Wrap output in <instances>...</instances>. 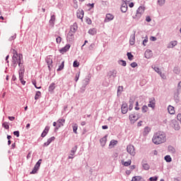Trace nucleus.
I'll use <instances>...</instances> for the list:
<instances>
[{
  "label": "nucleus",
  "instance_id": "4be33fe9",
  "mask_svg": "<svg viewBox=\"0 0 181 181\" xmlns=\"http://www.w3.org/2000/svg\"><path fill=\"white\" fill-rule=\"evenodd\" d=\"M100 142L101 146L103 147L105 146V144H107V135H105L102 139H100Z\"/></svg>",
  "mask_w": 181,
  "mask_h": 181
},
{
  "label": "nucleus",
  "instance_id": "f8f14e48",
  "mask_svg": "<svg viewBox=\"0 0 181 181\" xmlns=\"http://www.w3.org/2000/svg\"><path fill=\"white\" fill-rule=\"evenodd\" d=\"M71 47V45H70V44H67L66 46H64L59 50L60 53H62V54H64V53L70 50Z\"/></svg>",
  "mask_w": 181,
  "mask_h": 181
},
{
  "label": "nucleus",
  "instance_id": "39448f33",
  "mask_svg": "<svg viewBox=\"0 0 181 181\" xmlns=\"http://www.w3.org/2000/svg\"><path fill=\"white\" fill-rule=\"evenodd\" d=\"M18 74H19V80L21 83L23 84V86H25V84H26V81L23 80V74H25V69H19Z\"/></svg>",
  "mask_w": 181,
  "mask_h": 181
},
{
  "label": "nucleus",
  "instance_id": "ddd939ff",
  "mask_svg": "<svg viewBox=\"0 0 181 181\" xmlns=\"http://www.w3.org/2000/svg\"><path fill=\"white\" fill-rule=\"evenodd\" d=\"M113 19H114V15L111 13H107L106 14V17L105 18L104 22L107 23L108 22H111V21H112Z\"/></svg>",
  "mask_w": 181,
  "mask_h": 181
},
{
  "label": "nucleus",
  "instance_id": "79ce46f5",
  "mask_svg": "<svg viewBox=\"0 0 181 181\" xmlns=\"http://www.w3.org/2000/svg\"><path fill=\"white\" fill-rule=\"evenodd\" d=\"M63 69H64V62H63L62 64L59 65V68L57 69V71H62Z\"/></svg>",
  "mask_w": 181,
  "mask_h": 181
},
{
  "label": "nucleus",
  "instance_id": "4d7b16f0",
  "mask_svg": "<svg viewBox=\"0 0 181 181\" xmlns=\"http://www.w3.org/2000/svg\"><path fill=\"white\" fill-rule=\"evenodd\" d=\"M134 102H135V98H130L129 103L134 105Z\"/></svg>",
  "mask_w": 181,
  "mask_h": 181
},
{
  "label": "nucleus",
  "instance_id": "e433bc0d",
  "mask_svg": "<svg viewBox=\"0 0 181 181\" xmlns=\"http://www.w3.org/2000/svg\"><path fill=\"white\" fill-rule=\"evenodd\" d=\"M11 53L13 54V57H16L19 56V54H18V51L17 50H16L14 49H12L11 50Z\"/></svg>",
  "mask_w": 181,
  "mask_h": 181
},
{
  "label": "nucleus",
  "instance_id": "4468645a",
  "mask_svg": "<svg viewBox=\"0 0 181 181\" xmlns=\"http://www.w3.org/2000/svg\"><path fill=\"white\" fill-rule=\"evenodd\" d=\"M78 28V27L77 26V23H74L72 25H71L69 32L71 33H76Z\"/></svg>",
  "mask_w": 181,
  "mask_h": 181
},
{
  "label": "nucleus",
  "instance_id": "f704fd0d",
  "mask_svg": "<svg viewBox=\"0 0 181 181\" xmlns=\"http://www.w3.org/2000/svg\"><path fill=\"white\" fill-rule=\"evenodd\" d=\"M131 181H142V177L141 176H134L132 177Z\"/></svg>",
  "mask_w": 181,
  "mask_h": 181
},
{
  "label": "nucleus",
  "instance_id": "2f4dec72",
  "mask_svg": "<svg viewBox=\"0 0 181 181\" xmlns=\"http://www.w3.org/2000/svg\"><path fill=\"white\" fill-rule=\"evenodd\" d=\"M72 128H73V132L74 134H77V129H78V125L77 124V123H74L72 125Z\"/></svg>",
  "mask_w": 181,
  "mask_h": 181
},
{
  "label": "nucleus",
  "instance_id": "dca6fc26",
  "mask_svg": "<svg viewBox=\"0 0 181 181\" xmlns=\"http://www.w3.org/2000/svg\"><path fill=\"white\" fill-rule=\"evenodd\" d=\"M66 40L68 42H73V40H74V33H71L69 31L67 34Z\"/></svg>",
  "mask_w": 181,
  "mask_h": 181
},
{
  "label": "nucleus",
  "instance_id": "c03bdc74",
  "mask_svg": "<svg viewBox=\"0 0 181 181\" xmlns=\"http://www.w3.org/2000/svg\"><path fill=\"white\" fill-rule=\"evenodd\" d=\"M142 112L145 113L148 112V106L144 105L141 108Z\"/></svg>",
  "mask_w": 181,
  "mask_h": 181
},
{
  "label": "nucleus",
  "instance_id": "cd10ccee",
  "mask_svg": "<svg viewBox=\"0 0 181 181\" xmlns=\"http://www.w3.org/2000/svg\"><path fill=\"white\" fill-rule=\"evenodd\" d=\"M49 22L50 25H52V26L54 25V22H56V16H54V14L51 15V18Z\"/></svg>",
  "mask_w": 181,
  "mask_h": 181
},
{
  "label": "nucleus",
  "instance_id": "052dcab7",
  "mask_svg": "<svg viewBox=\"0 0 181 181\" xmlns=\"http://www.w3.org/2000/svg\"><path fill=\"white\" fill-rule=\"evenodd\" d=\"M86 91V86L83 85L81 88V93H84Z\"/></svg>",
  "mask_w": 181,
  "mask_h": 181
},
{
  "label": "nucleus",
  "instance_id": "a878e982",
  "mask_svg": "<svg viewBox=\"0 0 181 181\" xmlns=\"http://www.w3.org/2000/svg\"><path fill=\"white\" fill-rule=\"evenodd\" d=\"M149 132H151V129L149 128V127H146L143 132L144 136H146L149 134Z\"/></svg>",
  "mask_w": 181,
  "mask_h": 181
},
{
  "label": "nucleus",
  "instance_id": "37998d69",
  "mask_svg": "<svg viewBox=\"0 0 181 181\" xmlns=\"http://www.w3.org/2000/svg\"><path fill=\"white\" fill-rule=\"evenodd\" d=\"M2 127L5 128V129H9V124L6 122L3 123Z\"/></svg>",
  "mask_w": 181,
  "mask_h": 181
},
{
  "label": "nucleus",
  "instance_id": "09e8293b",
  "mask_svg": "<svg viewBox=\"0 0 181 181\" xmlns=\"http://www.w3.org/2000/svg\"><path fill=\"white\" fill-rule=\"evenodd\" d=\"M78 78H80V72L76 74L75 76V81L77 83L78 81Z\"/></svg>",
  "mask_w": 181,
  "mask_h": 181
},
{
  "label": "nucleus",
  "instance_id": "aec40b11",
  "mask_svg": "<svg viewBox=\"0 0 181 181\" xmlns=\"http://www.w3.org/2000/svg\"><path fill=\"white\" fill-rule=\"evenodd\" d=\"M46 63L47 64L48 68L50 69V67H52V64H53V59H52L50 56L47 57Z\"/></svg>",
  "mask_w": 181,
  "mask_h": 181
},
{
  "label": "nucleus",
  "instance_id": "4c0bfd02",
  "mask_svg": "<svg viewBox=\"0 0 181 181\" xmlns=\"http://www.w3.org/2000/svg\"><path fill=\"white\" fill-rule=\"evenodd\" d=\"M40 95H42V93H40V91H37L35 95V100H39V98H40Z\"/></svg>",
  "mask_w": 181,
  "mask_h": 181
},
{
  "label": "nucleus",
  "instance_id": "f3484780",
  "mask_svg": "<svg viewBox=\"0 0 181 181\" xmlns=\"http://www.w3.org/2000/svg\"><path fill=\"white\" fill-rule=\"evenodd\" d=\"M121 11L123 12V13H125V12L128 11V4H127V1H123L121 6Z\"/></svg>",
  "mask_w": 181,
  "mask_h": 181
},
{
  "label": "nucleus",
  "instance_id": "423d86ee",
  "mask_svg": "<svg viewBox=\"0 0 181 181\" xmlns=\"http://www.w3.org/2000/svg\"><path fill=\"white\" fill-rule=\"evenodd\" d=\"M127 151L128 153H129V155H131L132 156H135L136 153L135 152V147L131 144L127 146Z\"/></svg>",
  "mask_w": 181,
  "mask_h": 181
},
{
  "label": "nucleus",
  "instance_id": "6e6552de",
  "mask_svg": "<svg viewBox=\"0 0 181 181\" xmlns=\"http://www.w3.org/2000/svg\"><path fill=\"white\" fill-rule=\"evenodd\" d=\"M129 118L131 122H135L138 121V119H139V118H141V116L139 115L131 114L129 116Z\"/></svg>",
  "mask_w": 181,
  "mask_h": 181
},
{
  "label": "nucleus",
  "instance_id": "473e14b6",
  "mask_svg": "<svg viewBox=\"0 0 181 181\" xmlns=\"http://www.w3.org/2000/svg\"><path fill=\"white\" fill-rule=\"evenodd\" d=\"M56 88V86L54 84V83H52L49 85V88H48V90L49 92L53 91L54 89Z\"/></svg>",
  "mask_w": 181,
  "mask_h": 181
},
{
  "label": "nucleus",
  "instance_id": "8fccbe9b",
  "mask_svg": "<svg viewBox=\"0 0 181 181\" xmlns=\"http://www.w3.org/2000/svg\"><path fill=\"white\" fill-rule=\"evenodd\" d=\"M88 83H90V79H85L83 80V86H85V87H87V86H88Z\"/></svg>",
  "mask_w": 181,
  "mask_h": 181
},
{
  "label": "nucleus",
  "instance_id": "de8ad7c7",
  "mask_svg": "<svg viewBox=\"0 0 181 181\" xmlns=\"http://www.w3.org/2000/svg\"><path fill=\"white\" fill-rule=\"evenodd\" d=\"M56 42L57 45H60V43H62V37L60 36L57 37Z\"/></svg>",
  "mask_w": 181,
  "mask_h": 181
},
{
  "label": "nucleus",
  "instance_id": "b1692460",
  "mask_svg": "<svg viewBox=\"0 0 181 181\" xmlns=\"http://www.w3.org/2000/svg\"><path fill=\"white\" fill-rule=\"evenodd\" d=\"M54 139H56L54 136H52L51 138L48 139L47 141L44 144V146H49V145H50V144H52Z\"/></svg>",
  "mask_w": 181,
  "mask_h": 181
},
{
  "label": "nucleus",
  "instance_id": "5fc2aeb1",
  "mask_svg": "<svg viewBox=\"0 0 181 181\" xmlns=\"http://www.w3.org/2000/svg\"><path fill=\"white\" fill-rule=\"evenodd\" d=\"M123 88H124L122 86H119L117 89V94H121V93H122Z\"/></svg>",
  "mask_w": 181,
  "mask_h": 181
},
{
  "label": "nucleus",
  "instance_id": "9b49d317",
  "mask_svg": "<svg viewBox=\"0 0 181 181\" xmlns=\"http://www.w3.org/2000/svg\"><path fill=\"white\" fill-rule=\"evenodd\" d=\"M172 127L174 128L175 131H179L180 129V125L179 124V122L176 121V119H173L171 121Z\"/></svg>",
  "mask_w": 181,
  "mask_h": 181
},
{
  "label": "nucleus",
  "instance_id": "c756f323",
  "mask_svg": "<svg viewBox=\"0 0 181 181\" xmlns=\"http://www.w3.org/2000/svg\"><path fill=\"white\" fill-rule=\"evenodd\" d=\"M129 43L131 46H134V45H135V35H131Z\"/></svg>",
  "mask_w": 181,
  "mask_h": 181
},
{
  "label": "nucleus",
  "instance_id": "c85d7f7f",
  "mask_svg": "<svg viewBox=\"0 0 181 181\" xmlns=\"http://www.w3.org/2000/svg\"><path fill=\"white\" fill-rule=\"evenodd\" d=\"M76 152H77V146H75L71 148L70 151V155L71 156H74V155H76Z\"/></svg>",
  "mask_w": 181,
  "mask_h": 181
},
{
  "label": "nucleus",
  "instance_id": "0eeeda50",
  "mask_svg": "<svg viewBox=\"0 0 181 181\" xmlns=\"http://www.w3.org/2000/svg\"><path fill=\"white\" fill-rule=\"evenodd\" d=\"M65 122H66V119H59L57 120V127H55V131L59 129V128H62V127H64Z\"/></svg>",
  "mask_w": 181,
  "mask_h": 181
},
{
  "label": "nucleus",
  "instance_id": "c9c22d12",
  "mask_svg": "<svg viewBox=\"0 0 181 181\" xmlns=\"http://www.w3.org/2000/svg\"><path fill=\"white\" fill-rule=\"evenodd\" d=\"M173 72L175 73V74H180V67L175 66L173 69Z\"/></svg>",
  "mask_w": 181,
  "mask_h": 181
},
{
  "label": "nucleus",
  "instance_id": "2eb2a0df",
  "mask_svg": "<svg viewBox=\"0 0 181 181\" xmlns=\"http://www.w3.org/2000/svg\"><path fill=\"white\" fill-rule=\"evenodd\" d=\"M76 16L78 19H81V21H83V18H84V11L78 10L76 12Z\"/></svg>",
  "mask_w": 181,
  "mask_h": 181
},
{
  "label": "nucleus",
  "instance_id": "9d476101",
  "mask_svg": "<svg viewBox=\"0 0 181 181\" xmlns=\"http://www.w3.org/2000/svg\"><path fill=\"white\" fill-rule=\"evenodd\" d=\"M156 105V100H155V98H149V104L148 105V107L152 108V110H155Z\"/></svg>",
  "mask_w": 181,
  "mask_h": 181
},
{
  "label": "nucleus",
  "instance_id": "7c9ffc66",
  "mask_svg": "<svg viewBox=\"0 0 181 181\" xmlns=\"http://www.w3.org/2000/svg\"><path fill=\"white\" fill-rule=\"evenodd\" d=\"M88 33H89V35L94 36V35H97V30L95 28H90L88 30Z\"/></svg>",
  "mask_w": 181,
  "mask_h": 181
},
{
  "label": "nucleus",
  "instance_id": "680f3d73",
  "mask_svg": "<svg viewBox=\"0 0 181 181\" xmlns=\"http://www.w3.org/2000/svg\"><path fill=\"white\" fill-rule=\"evenodd\" d=\"M117 144H118V141L116 140H112L110 141V144H112V145H117Z\"/></svg>",
  "mask_w": 181,
  "mask_h": 181
},
{
  "label": "nucleus",
  "instance_id": "72a5a7b5",
  "mask_svg": "<svg viewBox=\"0 0 181 181\" xmlns=\"http://www.w3.org/2000/svg\"><path fill=\"white\" fill-rule=\"evenodd\" d=\"M151 69H153V70H154L156 73H158V74H162V72L160 71V69H159V67L152 66H151Z\"/></svg>",
  "mask_w": 181,
  "mask_h": 181
},
{
  "label": "nucleus",
  "instance_id": "393cba45",
  "mask_svg": "<svg viewBox=\"0 0 181 181\" xmlns=\"http://www.w3.org/2000/svg\"><path fill=\"white\" fill-rule=\"evenodd\" d=\"M122 114H127L128 112V105L125 103L122 105Z\"/></svg>",
  "mask_w": 181,
  "mask_h": 181
},
{
  "label": "nucleus",
  "instance_id": "bb28decb",
  "mask_svg": "<svg viewBox=\"0 0 181 181\" xmlns=\"http://www.w3.org/2000/svg\"><path fill=\"white\" fill-rule=\"evenodd\" d=\"M168 111L169 114H170L171 115H173L175 114V107L172 105H169L168 107Z\"/></svg>",
  "mask_w": 181,
  "mask_h": 181
},
{
  "label": "nucleus",
  "instance_id": "58836bf2",
  "mask_svg": "<svg viewBox=\"0 0 181 181\" xmlns=\"http://www.w3.org/2000/svg\"><path fill=\"white\" fill-rule=\"evenodd\" d=\"M164 159H165V161H167L168 163L172 162V157H170V156H165L164 157Z\"/></svg>",
  "mask_w": 181,
  "mask_h": 181
},
{
  "label": "nucleus",
  "instance_id": "338daca9",
  "mask_svg": "<svg viewBox=\"0 0 181 181\" xmlns=\"http://www.w3.org/2000/svg\"><path fill=\"white\" fill-rule=\"evenodd\" d=\"M146 22H151V21H152V19H151V17H150V16H147V17L146 18Z\"/></svg>",
  "mask_w": 181,
  "mask_h": 181
},
{
  "label": "nucleus",
  "instance_id": "6e6d98bb",
  "mask_svg": "<svg viewBox=\"0 0 181 181\" xmlns=\"http://www.w3.org/2000/svg\"><path fill=\"white\" fill-rule=\"evenodd\" d=\"M150 181H158V177L155 176V177H151L149 178Z\"/></svg>",
  "mask_w": 181,
  "mask_h": 181
},
{
  "label": "nucleus",
  "instance_id": "774afa93",
  "mask_svg": "<svg viewBox=\"0 0 181 181\" xmlns=\"http://www.w3.org/2000/svg\"><path fill=\"white\" fill-rule=\"evenodd\" d=\"M177 87H178V90H181V81L178 83Z\"/></svg>",
  "mask_w": 181,
  "mask_h": 181
},
{
  "label": "nucleus",
  "instance_id": "0e129e2a",
  "mask_svg": "<svg viewBox=\"0 0 181 181\" xmlns=\"http://www.w3.org/2000/svg\"><path fill=\"white\" fill-rule=\"evenodd\" d=\"M150 40H151V42H156L157 38L156 37L151 36L150 37Z\"/></svg>",
  "mask_w": 181,
  "mask_h": 181
},
{
  "label": "nucleus",
  "instance_id": "a18cd8bd",
  "mask_svg": "<svg viewBox=\"0 0 181 181\" xmlns=\"http://www.w3.org/2000/svg\"><path fill=\"white\" fill-rule=\"evenodd\" d=\"M127 57H128L129 60H133L134 55H132V54H131V52H127Z\"/></svg>",
  "mask_w": 181,
  "mask_h": 181
},
{
  "label": "nucleus",
  "instance_id": "69168bd1",
  "mask_svg": "<svg viewBox=\"0 0 181 181\" xmlns=\"http://www.w3.org/2000/svg\"><path fill=\"white\" fill-rule=\"evenodd\" d=\"M86 23H88V25H91L92 23V21H91V19L90 18H86Z\"/></svg>",
  "mask_w": 181,
  "mask_h": 181
},
{
  "label": "nucleus",
  "instance_id": "49530a36",
  "mask_svg": "<svg viewBox=\"0 0 181 181\" xmlns=\"http://www.w3.org/2000/svg\"><path fill=\"white\" fill-rule=\"evenodd\" d=\"M158 4L160 6L165 5V0H158Z\"/></svg>",
  "mask_w": 181,
  "mask_h": 181
},
{
  "label": "nucleus",
  "instance_id": "1a4fd4ad",
  "mask_svg": "<svg viewBox=\"0 0 181 181\" xmlns=\"http://www.w3.org/2000/svg\"><path fill=\"white\" fill-rule=\"evenodd\" d=\"M117 70L113 69L112 71H110L107 73V76H108L109 78H112V80H115V77H117Z\"/></svg>",
  "mask_w": 181,
  "mask_h": 181
},
{
  "label": "nucleus",
  "instance_id": "5701e85b",
  "mask_svg": "<svg viewBox=\"0 0 181 181\" xmlns=\"http://www.w3.org/2000/svg\"><path fill=\"white\" fill-rule=\"evenodd\" d=\"M168 151L170 153H171L173 155L176 153V148H175V147H173V146H168Z\"/></svg>",
  "mask_w": 181,
  "mask_h": 181
},
{
  "label": "nucleus",
  "instance_id": "f257e3e1",
  "mask_svg": "<svg viewBox=\"0 0 181 181\" xmlns=\"http://www.w3.org/2000/svg\"><path fill=\"white\" fill-rule=\"evenodd\" d=\"M166 141V133L161 131L155 133L152 138V141L155 145H160L161 144H165Z\"/></svg>",
  "mask_w": 181,
  "mask_h": 181
},
{
  "label": "nucleus",
  "instance_id": "412c9836",
  "mask_svg": "<svg viewBox=\"0 0 181 181\" xmlns=\"http://www.w3.org/2000/svg\"><path fill=\"white\" fill-rule=\"evenodd\" d=\"M152 56H153V53H152V51L151 49H147L145 52L146 59H151V57H152Z\"/></svg>",
  "mask_w": 181,
  "mask_h": 181
},
{
  "label": "nucleus",
  "instance_id": "13d9d810",
  "mask_svg": "<svg viewBox=\"0 0 181 181\" xmlns=\"http://www.w3.org/2000/svg\"><path fill=\"white\" fill-rule=\"evenodd\" d=\"M131 67H132L133 69H135V67H136L138 66V64H136V62H132L130 64Z\"/></svg>",
  "mask_w": 181,
  "mask_h": 181
},
{
  "label": "nucleus",
  "instance_id": "a19ab883",
  "mask_svg": "<svg viewBox=\"0 0 181 181\" xmlns=\"http://www.w3.org/2000/svg\"><path fill=\"white\" fill-rule=\"evenodd\" d=\"M119 64H120V66H123V67H125L127 66V62L124 60H119Z\"/></svg>",
  "mask_w": 181,
  "mask_h": 181
},
{
  "label": "nucleus",
  "instance_id": "6ab92c4d",
  "mask_svg": "<svg viewBox=\"0 0 181 181\" xmlns=\"http://www.w3.org/2000/svg\"><path fill=\"white\" fill-rule=\"evenodd\" d=\"M177 45V41L175 40V41H171L168 43L167 47L168 49H173V47H175V46Z\"/></svg>",
  "mask_w": 181,
  "mask_h": 181
},
{
  "label": "nucleus",
  "instance_id": "7ed1b4c3",
  "mask_svg": "<svg viewBox=\"0 0 181 181\" xmlns=\"http://www.w3.org/2000/svg\"><path fill=\"white\" fill-rule=\"evenodd\" d=\"M145 12V7L140 6L136 10V13L132 16L135 21H139Z\"/></svg>",
  "mask_w": 181,
  "mask_h": 181
},
{
  "label": "nucleus",
  "instance_id": "ea45409f",
  "mask_svg": "<svg viewBox=\"0 0 181 181\" xmlns=\"http://www.w3.org/2000/svg\"><path fill=\"white\" fill-rule=\"evenodd\" d=\"M132 163L131 160H129L128 161H125L122 163V165H124V166H130Z\"/></svg>",
  "mask_w": 181,
  "mask_h": 181
},
{
  "label": "nucleus",
  "instance_id": "603ef678",
  "mask_svg": "<svg viewBox=\"0 0 181 181\" xmlns=\"http://www.w3.org/2000/svg\"><path fill=\"white\" fill-rule=\"evenodd\" d=\"M78 66H80V62H78L77 60L74 61V64H73V66L74 67H78Z\"/></svg>",
  "mask_w": 181,
  "mask_h": 181
},
{
  "label": "nucleus",
  "instance_id": "864d4df0",
  "mask_svg": "<svg viewBox=\"0 0 181 181\" xmlns=\"http://www.w3.org/2000/svg\"><path fill=\"white\" fill-rule=\"evenodd\" d=\"M146 43H148V36H146L145 39L143 40V45L146 46Z\"/></svg>",
  "mask_w": 181,
  "mask_h": 181
},
{
  "label": "nucleus",
  "instance_id": "20e7f679",
  "mask_svg": "<svg viewBox=\"0 0 181 181\" xmlns=\"http://www.w3.org/2000/svg\"><path fill=\"white\" fill-rule=\"evenodd\" d=\"M40 165H42V159H40L36 164L34 166L33 170H32V172L30 173L31 175H35L36 173H37V170H39V169L40 168Z\"/></svg>",
  "mask_w": 181,
  "mask_h": 181
},
{
  "label": "nucleus",
  "instance_id": "3c124183",
  "mask_svg": "<svg viewBox=\"0 0 181 181\" xmlns=\"http://www.w3.org/2000/svg\"><path fill=\"white\" fill-rule=\"evenodd\" d=\"M49 129H50V127L49 126H47V127H45V128L42 132L44 134H48Z\"/></svg>",
  "mask_w": 181,
  "mask_h": 181
},
{
  "label": "nucleus",
  "instance_id": "f03ea898",
  "mask_svg": "<svg viewBox=\"0 0 181 181\" xmlns=\"http://www.w3.org/2000/svg\"><path fill=\"white\" fill-rule=\"evenodd\" d=\"M18 64V67H20V70H21V69H25L23 67V55H22V54H19L17 57H12V67L16 69Z\"/></svg>",
  "mask_w": 181,
  "mask_h": 181
},
{
  "label": "nucleus",
  "instance_id": "bf43d9fd",
  "mask_svg": "<svg viewBox=\"0 0 181 181\" xmlns=\"http://www.w3.org/2000/svg\"><path fill=\"white\" fill-rule=\"evenodd\" d=\"M33 86H35V88H37L38 90L40 89V88H42L41 86H37L36 85L35 81H33Z\"/></svg>",
  "mask_w": 181,
  "mask_h": 181
},
{
  "label": "nucleus",
  "instance_id": "e2e57ef3",
  "mask_svg": "<svg viewBox=\"0 0 181 181\" xmlns=\"http://www.w3.org/2000/svg\"><path fill=\"white\" fill-rule=\"evenodd\" d=\"M13 135L17 136V138H19V131H15L13 132Z\"/></svg>",
  "mask_w": 181,
  "mask_h": 181
},
{
  "label": "nucleus",
  "instance_id": "a211bd4d",
  "mask_svg": "<svg viewBox=\"0 0 181 181\" xmlns=\"http://www.w3.org/2000/svg\"><path fill=\"white\" fill-rule=\"evenodd\" d=\"M141 165L144 170H149V169H151V166L149 165V164H148V163H146V161H145L144 160H142Z\"/></svg>",
  "mask_w": 181,
  "mask_h": 181
}]
</instances>
